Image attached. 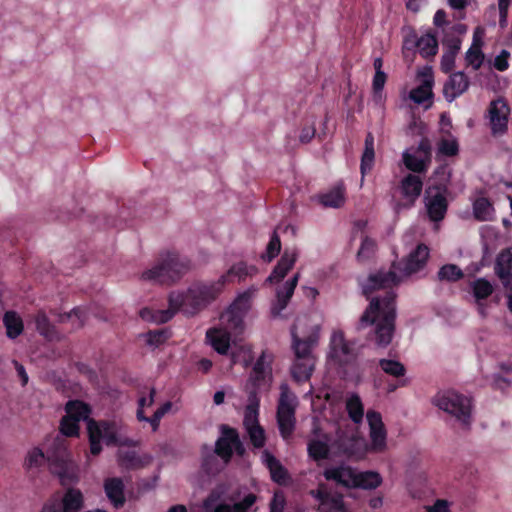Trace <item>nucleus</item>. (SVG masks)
Returning a JSON list of instances; mask_svg holds the SVG:
<instances>
[{
    "label": "nucleus",
    "instance_id": "obj_26",
    "mask_svg": "<svg viewBox=\"0 0 512 512\" xmlns=\"http://www.w3.org/2000/svg\"><path fill=\"white\" fill-rule=\"evenodd\" d=\"M312 495L318 499V512H348L341 495L330 494L325 486L320 485Z\"/></svg>",
    "mask_w": 512,
    "mask_h": 512
},
{
    "label": "nucleus",
    "instance_id": "obj_9",
    "mask_svg": "<svg viewBox=\"0 0 512 512\" xmlns=\"http://www.w3.org/2000/svg\"><path fill=\"white\" fill-rule=\"evenodd\" d=\"M258 287L252 285L239 292L229 307L221 314V322L232 330H244V319L252 308Z\"/></svg>",
    "mask_w": 512,
    "mask_h": 512
},
{
    "label": "nucleus",
    "instance_id": "obj_40",
    "mask_svg": "<svg viewBox=\"0 0 512 512\" xmlns=\"http://www.w3.org/2000/svg\"><path fill=\"white\" fill-rule=\"evenodd\" d=\"M495 271L501 280L512 277V248H508L498 255Z\"/></svg>",
    "mask_w": 512,
    "mask_h": 512
},
{
    "label": "nucleus",
    "instance_id": "obj_37",
    "mask_svg": "<svg viewBox=\"0 0 512 512\" xmlns=\"http://www.w3.org/2000/svg\"><path fill=\"white\" fill-rule=\"evenodd\" d=\"M54 459L55 458L46 457L41 448L33 447L27 451L23 466L27 472L34 474L37 473L47 461L51 464V461Z\"/></svg>",
    "mask_w": 512,
    "mask_h": 512
},
{
    "label": "nucleus",
    "instance_id": "obj_31",
    "mask_svg": "<svg viewBox=\"0 0 512 512\" xmlns=\"http://www.w3.org/2000/svg\"><path fill=\"white\" fill-rule=\"evenodd\" d=\"M483 37L484 28L477 27L473 33V43L469 50L466 52V62L475 70L482 65L484 59L483 53L481 52Z\"/></svg>",
    "mask_w": 512,
    "mask_h": 512
},
{
    "label": "nucleus",
    "instance_id": "obj_7",
    "mask_svg": "<svg viewBox=\"0 0 512 512\" xmlns=\"http://www.w3.org/2000/svg\"><path fill=\"white\" fill-rule=\"evenodd\" d=\"M323 320L317 314H305L296 318L291 327L292 349L303 353L313 350L319 343Z\"/></svg>",
    "mask_w": 512,
    "mask_h": 512
},
{
    "label": "nucleus",
    "instance_id": "obj_55",
    "mask_svg": "<svg viewBox=\"0 0 512 512\" xmlns=\"http://www.w3.org/2000/svg\"><path fill=\"white\" fill-rule=\"evenodd\" d=\"M172 407L173 405L171 402H166L154 412L152 417H148L146 422L150 423L153 431L158 429L161 418L171 411Z\"/></svg>",
    "mask_w": 512,
    "mask_h": 512
},
{
    "label": "nucleus",
    "instance_id": "obj_4",
    "mask_svg": "<svg viewBox=\"0 0 512 512\" xmlns=\"http://www.w3.org/2000/svg\"><path fill=\"white\" fill-rule=\"evenodd\" d=\"M428 258L429 248L424 244L417 245L402 261L394 264L389 271H380L370 275L364 285L365 292L404 282L421 272L425 268Z\"/></svg>",
    "mask_w": 512,
    "mask_h": 512
},
{
    "label": "nucleus",
    "instance_id": "obj_6",
    "mask_svg": "<svg viewBox=\"0 0 512 512\" xmlns=\"http://www.w3.org/2000/svg\"><path fill=\"white\" fill-rule=\"evenodd\" d=\"M190 286L186 290H177L169 294L168 303L169 307L166 310H153L151 308H143L139 312V316L148 322L157 324L165 323L169 321L177 312H182L186 315H194L198 313L201 308L199 305L191 307L193 305L191 297Z\"/></svg>",
    "mask_w": 512,
    "mask_h": 512
},
{
    "label": "nucleus",
    "instance_id": "obj_29",
    "mask_svg": "<svg viewBox=\"0 0 512 512\" xmlns=\"http://www.w3.org/2000/svg\"><path fill=\"white\" fill-rule=\"evenodd\" d=\"M340 447L344 454L355 459H363L369 453L365 440L358 435L342 438Z\"/></svg>",
    "mask_w": 512,
    "mask_h": 512
},
{
    "label": "nucleus",
    "instance_id": "obj_5",
    "mask_svg": "<svg viewBox=\"0 0 512 512\" xmlns=\"http://www.w3.org/2000/svg\"><path fill=\"white\" fill-rule=\"evenodd\" d=\"M191 266L190 260L177 251L167 250L159 255L157 262L144 270L141 278L151 282L174 281L186 273Z\"/></svg>",
    "mask_w": 512,
    "mask_h": 512
},
{
    "label": "nucleus",
    "instance_id": "obj_32",
    "mask_svg": "<svg viewBox=\"0 0 512 512\" xmlns=\"http://www.w3.org/2000/svg\"><path fill=\"white\" fill-rule=\"evenodd\" d=\"M317 199L321 205L328 208H340L346 200V190L342 183H339L331 189L319 194Z\"/></svg>",
    "mask_w": 512,
    "mask_h": 512
},
{
    "label": "nucleus",
    "instance_id": "obj_3",
    "mask_svg": "<svg viewBox=\"0 0 512 512\" xmlns=\"http://www.w3.org/2000/svg\"><path fill=\"white\" fill-rule=\"evenodd\" d=\"M394 300L395 296L391 292L372 298L360 319L362 328L374 326V339L380 347L388 346L393 338L396 315Z\"/></svg>",
    "mask_w": 512,
    "mask_h": 512
},
{
    "label": "nucleus",
    "instance_id": "obj_13",
    "mask_svg": "<svg viewBox=\"0 0 512 512\" xmlns=\"http://www.w3.org/2000/svg\"><path fill=\"white\" fill-rule=\"evenodd\" d=\"M271 365L272 356L267 353H263L254 365L249 381L246 384V390L250 394V403L254 400L259 404L256 398V392L270 389L273 382Z\"/></svg>",
    "mask_w": 512,
    "mask_h": 512
},
{
    "label": "nucleus",
    "instance_id": "obj_46",
    "mask_svg": "<svg viewBox=\"0 0 512 512\" xmlns=\"http://www.w3.org/2000/svg\"><path fill=\"white\" fill-rule=\"evenodd\" d=\"M416 46L423 57H429L437 53L438 43L434 35L426 33L417 39Z\"/></svg>",
    "mask_w": 512,
    "mask_h": 512
},
{
    "label": "nucleus",
    "instance_id": "obj_11",
    "mask_svg": "<svg viewBox=\"0 0 512 512\" xmlns=\"http://www.w3.org/2000/svg\"><path fill=\"white\" fill-rule=\"evenodd\" d=\"M255 502L256 496L252 493L243 498L230 497L228 502L223 491L215 489L203 501V508L208 512H251Z\"/></svg>",
    "mask_w": 512,
    "mask_h": 512
},
{
    "label": "nucleus",
    "instance_id": "obj_33",
    "mask_svg": "<svg viewBox=\"0 0 512 512\" xmlns=\"http://www.w3.org/2000/svg\"><path fill=\"white\" fill-rule=\"evenodd\" d=\"M384 483V478L376 470H357L355 489L376 490Z\"/></svg>",
    "mask_w": 512,
    "mask_h": 512
},
{
    "label": "nucleus",
    "instance_id": "obj_19",
    "mask_svg": "<svg viewBox=\"0 0 512 512\" xmlns=\"http://www.w3.org/2000/svg\"><path fill=\"white\" fill-rule=\"evenodd\" d=\"M300 275L295 273L290 279L276 289L275 299L270 306V314L273 318H283V311L288 306L295 288L298 284Z\"/></svg>",
    "mask_w": 512,
    "mask_h": 512
},
{
    "label": "nucleus",
    "instance_id": "obj_30",
    "mask_svg": "<svg viewBox=\"0 0 512 512\" xmlns=\"http://www.w3.org/2000/svg\"><path fill=\"white\" fill-rule=\"evenodd\" d=\"M470 288L477 303L478 312L485 316L487 311L482 301L493 293V285L484 278H478L470 283Z\"/></svg>",
    "mask_w": 512,
    "mask_h": 512
},
{
    "label": "nucleus",
    "instance_id": "obj_10",
    "mask_svg": "<svg viewBox=\"0 0 512 512\" xmlns=\"http://www.w3.org/2000/svg\"><path fill=\"white\" fill-rule=\"evenodd\" d=\"M358 355L356 344L346 339L344 332L340 329H333L329 337L328 350L326 354L329 365L343 368L352 364Z\"/></svg>",
    "mask_w": 512,
    "mask_h": 512
},
{
    "label": "nucleus",
    "instance_id": "obj_8",
    "mask_svg": "<svg viewBox=\"0 0 512 512\" xmlns=\"http://www.w3.org/2000/svg\"><path fill=\"white\" fill-rule=\"evenodd\" d=\"M234 451L239 454L243 453L238 435L233 429H224L222 436L216 442L215 453L210 451L207 455H203V469L207 473L218 472L223 464L229 461Z\"/></svg>",
    "mask_w": 512,
    "mask_h": 512
},
{
    "label": "nucleus",
    "instance_id": "obj_21",
    "mask_svg": "<svg viewBox=\"0 0 512 512\" xmlns=\"http://www.w3.org/2000/svg\"><path fill=\"white\" fill-rule=\"evenodd\" d=\"M445 187H429L426 191V208L430 219L434 222L444 218L447 210Z\"/></svg>",
    "mask_w": 512,
    "mask_h": 512
},
{
    "label": "nucleus",
    "instance_id": "obj_16",
    "mask_svg": "<svg viewBox=\"0 0 512 512\" xmlns=\"http://www.w3.org/2000/svg\"><path fill=\"white\" fill-rule=\"evenodd\" d=\"M510 108L507 102L498 98L493 100L487 111V118L493 135H503L507 132Z\"/></svg>",
    "mask_w": 512,
    "mask_h": 512
},
{
    "label": "nucleus",
    "instance_id": "obj_28",
    "mask_svg": "<svg viewBox=\"0 0 512 512\" xmlns=\"http://www.w3.org/2000/svg\"><path fill=\"white\" fill-rule=\"evenodd\" d=\"M298 258L295 250H285L277 265L266 279V284H275L282 281L288 272L294 267Z\"/></svg>",
    "mask_w": 512,
    "mask_h": 512
},
{
    "label": "nucleus",
    "instance_id": "obj_20",
    "mask_svg": "<svg viewBox=\"0 0 512 512\" xmlns=\"http://www.w3.org/2000/svg\"><path fill=\"white\" fill-rule=\"evenodd\" d=\"M417 78L419 86L412 89L409 98L416 104H422L428 107L431 104L433 72L431 67H423L418 71Z\"/></svg>",
    "mask_w": 512,
    "mask_h": 512
},
{
    "label": "nucleus",
    "instance_id": "obj_52",
    "mask_svg": "<svg viewBox=\"0 0 512 512\" xmlns=\"http://www.w3.org/2000/svg\"><path fill=\"white\" fill-rule=\"evenodd\" d=\"M386 82V74L383 71L375 72L373 78V100L377 104H381L384 101L383 88Z\"/></svg>",
    "mask_w": 512,
    "mask_h": 512
},
{
    "label": "nucleus",
    "instance_id": "obj_15",
    "mask_svg": "<svg viewBox=\"0 0 512 512\" xmlns=\"http://www.w3.org/2000/svg\"><path fill=\"white\" fill-rule=\"evenodd\" d=\"M366 420L369 426V439L366 442L369 453H385L388 450V434L381 414L374 410H368Z\"/></svg>",
    "mask_w": 512,
    "mask_h": 512
},
{
    "label": "nucleus",
    "instance_id": "obj_48",
    "mask_svg": "<svg viewBox=\"0 0 512 512\" xmlns=\"http://www.w3.org/2000/svg\"><path fill=\"white\" fill-rule=\"evenodd\" d=\"M253 358L252 348L250 345L241 343L234 346L232 350L233 363H239L246 367L253 361Z\"/></svg>",
    "mask_w": 512,
    "mask_h": 512
},
{
    "label": "nucleus",
    "instance_id": "obj_61",
    "mask_svg": "<svg viewBox=\"0 0 512 512\" xmlns=\"http://www.w3.org/2000/svg\"><path fill=\"white\" fill-rule=\"evenodd\" d=\"M285 499L281 492H275L273 500L270 505V512H282L284 508Z\"/></svg>",
    "mask_w": 512,
    "mask_h": 512
},
{
    "label": "nucleus",
    "instance_id": "obj_2",
    "mask_svg": "<svg viewBox=\"0 0 512 512\" xmlns=\"http://www.w3.org/2000/svg\"><path fill=\"white\" fill-rule=\"evenodd\" d=\"M259 272L255 265L239 261L232 264L225 273L220 275L216 280L197 281L190 285L193 293L190 300L193 305H199L201 310L209 303L214 301L225 289V287L234 281L242 282L247 278H252Z\"/></svg>",
    "mask_w": 512,
    "mask_h": 512
},
{
    "label": "nucleus",
    "instance_id": "obj_35",
    "mask_svg": "<svg viewBox=\"0 0 512 512\" xmlns=\"http://www.w3.org/2000/svg\"><path fill=\"white\" fill-rule=\"evenodd\" d=\"M62 512H79L84 506V495L77 488L67 489L59 502Z\"/></svg>",
    "mask_w": 512,
    "mask_h": 512
},
{
    "label": "nucleus",
    "instance_id": "obj_47",
    "mask_svg": "<svg viewBox=\"0 0 512 512\" xmlns=\"http://www.w3.org/2000/svg\"><path fill=\"white\" fill-rule=\"evenodd\" d=\"M474 215L478 220L488 221L494 216V208L490 201L485 197H479L473 205Z\"/></svg>",
    "mask_w": 512,
    "mask_h": 512
},
{
    "label": "nucleus",
    "instance_id": "obj_56",
    "mask_svg": "<svg viewBox=\"0 0 512 512\" xmlns=\"http://www.w3.org/2000/svg\"><path fill=\"white\" fill-rule=\"evenodd\" d=\"M281 250V242L279 237L276 234H273L271 237L265 253L262 255V258L268 262L274 259Z\"/></svg>",
    "mask_w": 512,
    "mask_h": 512
},
{
    "label": "nucleus",
    "instance_id": "obj_17",
    "mask_svg": "<svg viewBox=\"0 0 512 512\" xmlns=\"http://www.w3.org/2000/svg\"><path fill=\"white\" fill-rule=\"evenodd\" d=\"M50 469L58 476L63 486L74 484L79 480L78 467L66 450H63L59 457L57 456L51 461Z\"/></svg>",
    "mask_w": 512,
    "mask_h": 512
},
{
    "label": "nucleus",
    "instance_id": "obj_27",
    "mask_svg": "<svg viewBox=\"0 0 512 512\" xmlns=\"http://www.w3.org/2000/svg\"><path fill=\"white\" fill-rule=\"evenodd\" d=\"M357 469L348 465L331 466L324 471L327 480L334 481L346 488H354Z\"/></svg>",
    "mask_w": 512,
    "mask_h": 512
},
{
    "label": "nucleus",
    "instance_id": "obj_43",
    "mask_svg": "<svg viewBox=\"0 0 512 512\" xmlns=\"http://www.w3.org/2000/svg\"><path fill=\"white\" fill-rule=\"evenodd\" d=\"M346 409L350 419L358 424L361 423L364 416V407L360 397L357 394H349L346 398Z\"/></svg>",
    "mask_w": 512,
    "mask_h": 512
},
{
    "label": "nucleus",
    "instance_id": "obj_22",
    "mask_svg": "<svg viewBox=\"0 0 512 512\" xmlns=\"http://www.w3.org/2000/svg\"><path fill=\"white\" fill-rule=\"evenodd\" d=\"M422 186L423 182L419 175L408 174L405 176L401 180L399 187L403 202L396 204V211L413 206L422 192Z\"/></svg>",
    "mask_w": 512,
    "mask_h": 512
},
{
    "label": "nucleus",
    "instance_id": "obj_53",
    "mask_svg": "<svg viewBox=\"0 0 512 512\" xmlns=\"http://www.w3.org/2000/svg\"><path fill=\"white\" fill-rule=\"evenodd\" d=\"M441 280L455 281L463 276L461 269L453 264L444 265L438 272Z\"/></svg>",
    "mask_w": 512,
    "mask_h": 512
},
{
    "label": "nucleus",
    "instance_id": "obj_1",
    "mask_svg": "<svg viewBox=\"0 0 512 512\" xmlns=\"http://www.w3.org/2000/svg\"><path fill=\"white\" fill-rule=\"evenodd\" d=\"M66 415L63 417L60 430L65 436H77L79 423L87 420V430L90 442V453L94 456L102 451L103 445L120 444L121 426L116 421H94L88 420L91 412L90 407L82 401H69L65 407Z\"/></svg>",
    "mask_w": 512,
    "mask_h": 512
},
{
    "label": "nucleus",
    "instance_id": "obj_34",
    "mask_svg": "<svg viewBox=\"0 0 512 512\" xmlns=\"http://www.w3.org/2000/svg\"><path fill=\"white\" fill-rule=\"evenodd\" d=\"M104 490L107 498L115 508H120L124 505V484L120 478L106 479L104 482Z\"/></svg>",
    "mask_w": 512,
    "mask_h": 512
},
{
    "label": "nucleus",
    "instance_id": "obj_38",
    "mask_svg": "<svg viewBox=\"0 0 512 512\" xmlns=\"http://www.w3.org/2000/svg\"><path fill=\"white\" fill-rule=\"evenodd\" d=\"M262 462L267 466L271 473V477L275 482L285 483L287 478L286 470L280 462L268 451H263L261 455Z\"/></svg>",
    "mask_w": 512,
    "mask_h": 512
},
{
    "label": "nucleus",
    "instance_id": "obj_64",
    "mask_svg": "<svg viewBox=\"0 0 512 512\" xmlns=\"http://www.w3.org/2000/svg\"><path fill=\"white\" fill-rule=\"evenodd\" d=\"M383 504H384V497L380 494H376V495L372 496L368 501L369 507L374 510L382 508Z\"/></svg>",
    "mask_w": 512,
    "mask_h": 512
},
{
    "label": "nucleus",
    "instance_id": "obj_36",
    "mask_svg": "<svg viewBox=\"0 0 512 512\" xmlns=\"http://www.w3.org/2000/svg\"><path fill=\"white\" fill-rule=\"evenodd\" d=\"M467 88V77L462 72L454 73L445 84L444 95L448 101H453L456 97L464 93Z\"/></svg>",
    "mask_w": 512,
    "mask_h": 512
},
{
    "label": "nucleus",
    "instance_id": "obj_58",
    "mask_svg": "<svg viewBox=\"0 0 512 512\" xmlns=\"http://www.w3.org/2000/svg\"><path fill=\"white\" fill-rule=\"evenodd\" d=\"M141 337L143 338L144 342L152 348L161 345L166 340V335L162 330L150 331L146 334H143Z\"/></svg>",
    "mask_w": 512,
    "mask_h": 512
},
{
    "label": "nucleus",
    "instance_id": "obj_45",
    "mask_svg": "<svg viewBox=\"0 0 512 512\" xmlns=\"http://www.w3.org/2000/svg\"><path fill=\"white\" fill-rule=\"evenodd\" d=\"M86 319V311L82 308H75L68 313L59 315V322L69 323L71 325V329L81 328L84 325Z\"/></svg>",
    "mask_w": 512,
    "mask_h": 512
},
{
    "label": "nucleus",
    "instance_id": "obj_25",
    "mask_svg": "<svg viewBox=\"0 0 512 512\" xmlns=\"http://www.w3.org/2000/svg\"><path fill=\"white\" fill-rule=\"evenodd\" d=\"M243 330H232L224 325L221 321L219 326L211 328L207 331L206 338L210 345L220 354L227 352L230 346L231 333H239Z\"/></svg>",
    "mask_w": 512,
    "mask_h": 512
},
{
    "label": "nucleus",
    "instance_id": "obj_59",
    "mask_svg": "<svg viewBox=\"0 0 512 512\" xmlns=\"http://www.w3.org/2000/svg\"><path fill=\"white\" fill-rule=\"evenodd\" d=\"M426 512H452L451 504L445 499H437L425 506Z\"/></svg>",
    "mask_w": 512,
    "mask_h": 512
},
{
    "label": "nucleus",
    "instance_id": "obj_39",
    "mask_svg": "<svg viewBox=\"0 0 512 512\" xmlns=\"http://www.w3.org/2000/svg\"><path fill=\"white\" fill-rule=\"evenodd\" d=\"M328 437L327 435L315 434L308 444L310 457L315 460H321L328 455Z\"/></svg>",
    "mask_w": 512,
    "mask_h": 512
},
{
    "label": "nucleus",
    "instance_id": "obj_23",
    "mask_svg": "<svg viewBox=\"0 0 512 512\" xmlns=\"http://www.w3.org/2000/svg\"><path fill=\"white\" fill-rule=\"evenodd\" d=\"M295 360L292 366V376L298 382L307 381L315 368L316 358L312 353V350L301 353L297 349H293Z\"/></svg>",
    "mask_w": 512,
    "mask_h": 512
},
{
    "label": "nucleus",
    "instance_id": "obj_60",
    "mask_svg": "<svg viewBox=\"0 0 512 512\" xmlns=\"http://www.w3.org/2000/svg\"><path fill=\"white\" fill-rule=\"evenodd\" d=\"M509 56L510 53L507 50H502L501 53L494 59V67L499 71H505L509 67Z\"/></svg>",
    "mask_w": 512,
    "mask_h": 512
},
{
    "label": "nucleus",
    "instance_id": "obj_49",
    "mask_svg": "<svg viewBox=\"0 0 512 512\" xmlns=\"http://www.w3.org/2000/svg\"><path fill=\"white\" fill-rule=\"evenodd\" d=\"M34 324L36 330L47 339H54L57 337L54 327L49 322L44 312L39 311L34 316Z\"/></svg>",
    "mask_w": 512,
    "mask_h": 512
},
{
    "label": "nucleus",
    "instance_id": "obj_44",
    "mask_svg": "<svg viewBox=\"0 0 512 512\" xmlns=\"http://www.w3.org/2000/svg\"><path fill=\"white\" fill-rule=\"evenodd\" d=\"M6 334L13 339L19 336L23 331V322L19 315L15 312H7L3 319Z\"/></svg>",
    "mask_w": 512,
    "mask_h": 512
},
{
    "label": "nucleus",
    "instance_id": "obj_24",
    "mask_svg": "<svg viewBox=\"0 0 512 512\" xmlns=\"http://www.w3.org/2000/svg\"><path fill=\"white\" fill-rule=\"evenodd\" d=\"M402 161L407 169L414 173H423L428 169L430 153L424 146L410 148L403 152Z\"/></svg>",
    "mask_w": 512,
    "mask_h": 512
},
{
    "label": "nucleus",
    "instance_id": "obj_62",
    "mask_svg": "<svg viewBox=\"0 0 512 512\" xmlns=\"http://www.w3.org/2000/svg\"><path fill=\"white\" fill-rule=\"evenodd\" d=\"M39 512H62V509L57 499H50L42 506Z\"/></svg>",
    "mask_w": 512,
    "mask_h": 512
},
{
    "label": "nucleus",
    "instance_id": "obj_41",
    "mask_svg": "<svg viewBox=\"0 0 512 512\" xmlns=\"http://www.w3.org/2000/svg\"><path fill=\"white\" fill-rule=\"evenodd\" d=\"M375 150H374V137L371 133H368L365 139V148L361 158V174L362 179L365 174L368 173L374 164Z\"/></svg>",
    "mask_w": 512,
    "mask_h": 512
},
{
    "label": "nucleus",
    "instance_id": "obj_51",
    "mask_svg": "<svg viewBox=\"0 0 512 512\" xmlns=\"http://www.w3.org/2000/svg\"><path fill=\"white\" fill-rule=\"evenodd\" d=\"M379 365L386 374L395 378L404 376L406 371L402 363L392 359H382L380 360Z\"/></svg>",
    "mask_w": 512,
    "mask_h": 512
},
{
    "label": "nucleus",
    "instance_id": "obj_50",
    "mask_svg": "<svg viewBox=\"0 0 512 512\" xmlns=\"http://www.w3.org/2000/svg\"><path fill=\"white\" fill-rule=\"evenodd\" d=\"M155 389L148 388L142 392L138 400L137 418L139 421H147L148 417L145 416V411L154 404Z\"/></svg>",
    "mask_w": 512,
    "mask_h": 512
},
{
    "label": "nucleus",
    "instance_id": "obj_12",
    "mask_svg": "<svg viewBox=\"0 0 512 512\" xmlns=\"http://www.w3.org/2000/svg\"><path fill=\"white\" fill-rule=\"evenodd\" d=\"M433 404L440 410L454 416L460 423L467 425L471 418V401L455 391H442L435 395Z\"/></svg>",
    "mask_w": 512,
    "mask_h": 512
},
{
    "label": "nucleus",
    "instance_id": "obj_42",
    "mask_svg": "<svg viewBox=\"0 0 512 512\" xmlns=\"http://www.w3.org/2000/svg\"><path fill=\"white\" fill-rule=\"evenodd\" d=\"M461 42L459 39H453L446 44V50L442 55L441 69L448 73L454 68L455 58L460 50Z\"/></svg>",
    "mask_w": 512,
    "mask_h": 512
},
{
    "label": "nucleus",
    "instance_id": "obj_57",
    "mask_svg": "<svg viewBox=\"0 0 512 512\" xmlns=\"http://www.w3.org/2000/svg\"><path fill=\"white\" fill-rule=\"evenodd\" d=\"M438 151L445 156H454L458 152V143L452 137L442 139L439 142Z\"/></svg>",
    "mask_w": 512,
    "mask_h": 512
},
{
    "label": "nucleus",
    "instance_id": "obj_18",
    "mask_svg": "<svg viewBox=\"0 0 512 512\" xmlns=\"http://www.w3.org/2000/svg\"><path fill=\"white\" fill-rule=\"evenodd\" d=\"M259 404L256 401L249 403L244 413V426L252 445L262 448L265 445L266 435L264 429L258 423Z\"/></svg>",
    "mask_w": 512,
    "mask_h": 512
},
{
    "label": "nucleus",
    "instance_id": "obj_14",
    "mask_svg": "<svg viewBox=\"0 0 512 512\" xmlns=\"http://www.w3.org/2000/svg\"><path fill=\"white\" fill-rule=\"evenodd\" d=\"M281 394L277 409V422L284 439H287L293 432L295 426V409L297 406L296 396L289 390L286 384H282Z\"/></svg>",
    "mask_w": 512,
    "mask_h": 512
},
{
    "label": "nucleus",
    "instance_id": "obj_54",
    "mask_svg": "<svg viewBox=\"0 0 512 512\" xmlns=\"http://www.w3.org/2000/svg\"><path fill=\"white\" fill-rule=\"evenodd\" d=\"M375 248H376V244H375L374 240H372L371 238H369L367 236L362 237L361 245H360V248L357 253V258L360 261L370 258L373 255Z\"/></svg>",
    "mask_w": 512,
    "mask_h": 512
},
{
    "label": "nucleus",
    "instance_id": "obj_63",
    "mask_svg": "<svg viewBox=\"0 0 512 512\" xmlns=\"http://www.w3.org/2000/svg\"><path fill=\"white\" fill-rule=\"evenodd\" d=\"M426 0H405L407 10L417 13L425 5Z\"/></svg>",
    "mask_w": 512,
    "mask_h": 512
}]
</instances>
